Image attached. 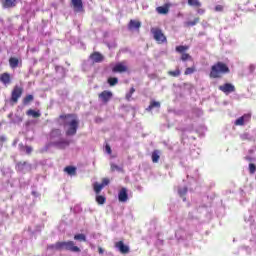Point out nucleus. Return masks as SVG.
I'll use <instances>...</instances> for the list:
<instances>
[{"instance_id": "f257e3e1", "label": "nucleus", "mask_w": 256, "mask_h": 256, "mask_svg": "<svg viewBox=\"0 0 256 256\" xmlns=\"http://www.w3.org/2000/svg\"><path fill=\"white\" fill-rule=\"evenodd\" d=\"M59 119H62L64 122V127H68L66 130L67 137H73L77 135V129H79V120L75 114H61ZM67 119H71L70 122H67Z\"/></svg>"}, {"instance_id": "f03ea898", "label": "nucleus", "mask_w": 256, "mask_h": 256, "mask_svg": "<svg viewBox=\"0 0 256 256\" xmlns=\"http://www.w3.org/2000/svg\"><path fill=\"white\" fill-rule=\"evenodd\" d=\"M228 73H231V69L227 63L218 61L211 66L209 77L210 79H222L223 75H228Z\"/></svg>"}, {"instance_id": "7ed1b4c3", "label": "nucleus", "mask_w": 256, "mask_h": 256, "mask_svg": "<svg viewBox=\"0 0 256 256\" xmlns=\"http://www.w3.org/2000/svg\"><path fill=\"white\" fill-rule=\"evenodd\" d=\"M60 251H71L72 253H81V248L75 246L73 241H58Z\"/></svg>"}, {"instance_id": "20e7f679", "label": "nucleus", "mask_w": 256, "mask_h": 256, "mask_svg": "<svg viewBox=\"0 0 256 256\" xmlns=\"http://www.w3.org/2000/svg\"><path fill=\"white\" fill-rule=\"evenodd\" d=\"M150 31L156 42H158L159 44L167 43V36H165L161 28L154 27V28H151Z\"/></svg>"}, {"instance_id": "39448f33", "label": "nucleus", "mask_w": 256, "mask_h": 256, "mask_svg": "<svg viewBox=\"0 0 256 256\" xmlns=\"http://www.w3.org/2000/svg\"><path fill=\"white\" fill-rule=\"evenodd\" d=\"M21 95H23V87L21 86H14L11 92V103H18L19 99H21Z\"/></svg>"}, {"instance_id": "423d86ee", "label": "nucleus", "mask_w": 256, "mask_h": 256, "mask_svg": "<svg viewBox=\"0 0 256 256\" xmlns=\"http://www.w3.org/2000/svg\"><path fill=\"white\" fill-rule=\"evenodd\" d=\"M109 183H110L109 178H103L101 184L95 182L93 184V190L96 193V195H99L101 191H103V189L107 187V185H109Z\"/></svg>"}, {"instance_id": "0eeeda50", "label": "nucleus", "mask_w": 256, "mask_h": 256, "mask_svg": "<svg viewBox=\"0 0 256 256\" xmlns=\"http://www.w3.org/2000/svg\"><path fill=\"white\" fill-rule=\"evenodd\" d=\"M219 91H222V93H225V95H229V93H235V85L231 83H225L223 85H220L218 87Z\"/></svg>"}, {"instance_id": "6e6552de", "label": "nucleus", "mask_w": 256, "mask_h": 256, "mask_svg": "<svg viewBox=\"0 0 256 256\" xmlns=\"http://www.w3.org/2000/svg\"><path fill=\"white\" fill-rule=\"evenodd\" d=\"M113 73H127L129 68L125 65V62H120L112 68Z\"/></svg>"}, {"instance_id": "1a4fd4ad", "label": "nucleus", "mask_w": 256, "mask_h": 256, "mask_svg": "<svg viewBox=\"0 0 256 256\" xmlns=\"http://www.w3.org/2000/svg\"><path fill=\"white\" fill-rule=\"evenodd\" d=\"M99 99H101L104 103H109L111 98L113 97V92L104 90L98 95Z\"/></svg>"}, {"instance_id": "9d476101", "label": "nucleus", "mask_w": 256, "mask_h": 256, "mask_svg": "<svg viewBox=\"0 0 256 256\" xmlns=\"http://www.w3.org/2000/svg\"><path fill=\"white\" fill-rule=\"evenodd\" d=\"M251 121V114H244L243 116L236 119L234 125L243 126L245 123H249Z\"/></svg>"}, {"instance_id": "9b49d317", "label": "nucleus", "mask_w": 256, "mask_h": 256, "mask_svg": "<svg viewBox=\"0 0 256 256\" xmlns=\"http://www.w3.org/2000/svg\"><path fill=\"white\" fill-rule=\"evenodd\" d=\"M115 247L122 253V255H127V253L130 251L129 246L125 245L123 241L116 242Z\"/></svg>"}, {"instance_id": "f8f14e48", "label": "nucleus", "mask_w": 256, "mask_h": 256, "mask_svg": "<svg viewBox=\"0 0 256 256\" xmlns=\"http://www.w3.org/2000/svg\"><path fill=\"white\" fill-rule=\"evenodd\" d=\"M90 59L93 63H103V61H105V56H103L101 52H93L90 54Z\"/></svg>"}, {"instance_id": "ddd939ff", "label": "nucleus", "mask_w": 256, "mask_h": 256, "mask_svg": "<svg viewBox=\"0 0 256 256\" xmlns=\"http://www.w3.org/2000/svg\"><path fill=\"white\" fill-rule=\"evenodd\" d=\"M71 5L76 13L83 12V0H71Z\"/></svg>"}, {"instance_id": "4468645a", "label": "nucleus", "mask_w": 256, "mask_h": 256, "mask_svg": "<svg viewBox=\"0 0 256 256\" xmlns=\"http://www.w3.org/2000/svg\"><path fill=\"white\" fill-rule=\"evenodd\" d=\"M129 199V194H127V188H122L118 193V200L120 203H127Z\"/></svg>"}, {"instance_id": "2eb2a0df", "label": "nucleus", "mask_w": 256, "mask_h": 256, "mask_svg": "<svg viewBox=\"0 0 256 256\" xmlns=\"http://www.w3.org/2000/svg\"><path fill=\"white\" fill-rule=\"evenodd\" d=\"M2 7L3 9H13V7H17V0H3Z\"/></svg>"}, {"instance_id": "dca6fc26", "label": "nucleus", "mask_w": 256, "mask_h": 256, "mask_svg": "<svg viewBox=\"0 0 256 256\" xmlns=\"http://www.w3.org/2000/svg\"><path fill=\"white\" fill-rule=\"evenodd\" d=\"M171 4H164L163 6H159L156 8V11L159 15H167L169 13V9Z\"/></svg>"}, {"instance_id": "f3484780", "label": "nucleus", "mask_w": 256, "mask_h": 256, "mask_svg": "<svg viewBox=\"0 0 256 256\" xmlns=\"http://www.w3.org/2000/svg\"><path fill=\"white\" fill-rule=\"evenodd\" d=\"M0 81L3 85H9L11 83V74L4 72L0 75Z\"/></svg>"}, {"instance_id": "a211bd4d", "label": "nucleus", "mask_w": 256, "mask_h": 256, "mask_svg": "<svg viewBox=\"0 0 256 256\" xmlns=\"http://www.w3.org/2000/svg\"><path fill=\"white\" fill-rule=\"evenodd\" d=\"M128 29L133 31V29H141V22L138 20H130L128 23Z\"/></svg>"}, {"instance_id": "6ab92c4d", "label": "nucleus", "mask_w": 256, "mask_h": 256, "mask_svg": "<svg viewBox=\"0 0 256 256\" xmlns=\"http://www.w3.org/2000/svg\"><path fill=\"white\" fill-rule=\"evenodd\" d=\"M64 172L67 173V175H70V176L77 175V167H75V166H66L64 168Z\"/></svg>"}, {"instance_id": "aec40b11", "label": "nucleus", "mask_w": 256, "mask_h": 256, "mask_svg": "<svg viewBox=\"0 0 256 256\" xmlns=\"http://www.w3.org/2000/svg\"><path fill=\"white\" fill-rule=\"evenodd\" d=\"M26 115H28V117H33L34 119H39V117H41V112L29 109L27 110Z\"/></svg>"}, {"instance_id": "412c9836", "label": "nucleus", "mask_w": 256, "mask_h": 256, "mask_svg": "<svg viewBox=\"0 0 256 256\" xmlns=\"http://www.w3.org/2000/svg\"><path fill=\"white\" fill-rule=\"evenodd\" d=\"M9 66L11 67V69H17V67H19V59L15 57H10Z\"/></svg>"}, {"instance_id": "4be33fe9", "label": "nucleus", "mask_w": 256, "mask_h": 256, "mask_svg": "<svg viewBox=\"0 0 256 256\" xmlns=\"http://www.w3.org/2000/svg\"><path fill=\"white\" fill-rule=\"evenodd\" d=\"M155 107L159 109V107H161V102H157L155 100L151 101L150 105L146 108V111H153Z\"/></svg>"}, {"instance_id": "5701e85b", "label": "nucleus", "mask_w": 256, "mask_h": 256, "mask_svg": "<svg viewBox=\"0 0 256 256\" xmlns=\"http://www.w3.org/2000/svg\"><path fill=\"white\" fill-rule=\"evenodd\" d=\"M57 137H61V129H53L50 132V139H57Z\"/></svg>"}, {"instance_id": "b1692460", "label": "nucleus", "mask_w": 256, "mask_h": 256, "mask_svg": "<svg viewBox=\"0 0 256 256\" xmlns=\"http://www.w3.org/2000/svg\"><path fill=\"white\" fill-rule=\"evenodd\" d=\"M107 202V198L103 195H96V203H98V205H105V203Z\"/></svg>"}, {"instance_id": "393cba45", "label": "nucleus", "mask_w": 256, "mask_h": 256, "mask_svg": "<svg viewBox=\"0 0 256 256\" xmlns=\"http://www.w3.org/2000/svg\"><path fill=\"white\" fill-rule=\"evenodd\" d=\"M56 147H58V149H66V147H69V140H63L61 142H56Z\"/></svg>"}, {"instance_id": "a878e982", "label": "nucleus", "mask_w": 256, "mask_h": 256, "mask_svg": "<svg viewBox=\"0 0 256 256\" xmlns=\"http://www.w3.org/2000/svg\"><path fill=\"white\" fill-rule=\"evenodd\" d=\"M34 99L33 95L28 94L23 98L22 103L23 105H29Z\"/></svg>"}, {"instance_id": "bb28decb", "label": "nucleus", "mask_w": 256, "mask_h": 256, "mask_svg": "<svg viewBox=\"0 0 256 256\" xmlns=\"http://www.w3.org/2000/svg\"><path fill=\"white\" fill-rule=\"evenodd\" d=\"M168 75L170 77H179L181 75V70L179 69V67H177L174 71L173 70L168 71Z\"/></svg>"}, {"instance_id": "cd10ccee", "label": "nucleus", "mask_w": 256, "mask_h": 256, "mask_svg": "<svg viewBox=\"0 0 256 256\" xmlns=\"http://www.w3.org/2000/svg\"><path fill=\"white\" fill-rule=\"evenodd\" d=\"M185 51H189V46H188V45H185V46H183V45L176 46V52H177V53H181V55H182L183 53H185Z\"/></svg>"}, {"instance_id": "c85d7f7f", "label": "nucleus", "mask_w": 256, "mask_h": 256, "mask_svg": "<svg viewBox=\"0 0 256 256\" xmlns=\"http://www.w3.org/2000/svg\"><path fill=\"white\" fill-rule=\"evenodd\" d=\"M187 187L179 188L178 194L180 197H182L183 201H186L185 195H187Z\"/></svg>"}, {"instance_id": "c756f323", "label": "nucleus", "mask_w": 256, "mask_h": 256, "mask_svg": "<svg viewBox=\"0 0 256 256\" xmlns=\"http://www.w3.org/2000/svg\"><path fill=\"white\" fill-rule=\"evenodd\" d=\"M199 21H201V19L199 17H196L193 21L186 22V27H195V25H197Z\"/></svg>"}, {"instance_id": "7c9ffc66", "label": "nucleus", "mask_w": 256, "mask_h": 256, "mask_svg": "<svg viewBox=\"0 0 256 256\" xmlns=\"http://www.w3.org/2000/svg\"><path fill=\"white\" fill-rule=\"evenodd\" d=\"M161 157V152L159 150H154L152 152V161H159Z\"/></svg>"}, {"instance_id": "2f4dec72", "label": "nucleus", "mask_w": 256, "mask_h": 256, "mask_svg": "<svg viewBox=\"0 0 256 256\" xmlns=\"http://www.w3.org/2000/svg\"><path fill=\"white\" fill-rule=\"evenodd\" d=\"M117 83H119L118 78H115V77L108 78V84L110 85V87H115V85H117Z\"/></svg>"}, {"instance_id": "473e14b6", "label": "nucleus", "mask_w": 256, "mask_h": 256, "mask_svg": "<svg viewBox=\"0 0 256 256\" xmlns=\"http://www.w3.org/2000/svg\"><path fill=\"white\" fill-rule=\"evenodd\" d=\"M74 239L75 241H83L85 243V241H87V236H85V234H76L74 235Z\"/></svg>"}, {"instance_id": "72a5a7b5", "label": "nucleus", "mask_w": 256, "mask_h": 256, "mask_svg": "<svg viewBox=\"0 0 256 256\" xmlns=\"http://www.w3.org/2000/svg\"><path fill=\"white\" fill-rule=\"evenodd\" d=\"M188 5L190 7H201L199 0H188Z\"/></svg>"}, {"instance_id": "f704fd0d", "label": "nucleus", "mask_w": 256, "mask_h": 256, "mask_svg": "<svg viewBox=\"0 0 256 256\" xmlns=\"http://www.w3.org/2000/svg\"><path fill=\"white\" fill-rule=\"evenodd\" d=\"M196 71L195 66L188 67L184 71V75H193V73Z\"/></svg>"}, {"instance_id": "c9c22d12", "label": "nucleus", "mask_w": 256, "mask_h": 256, "mask_svg": "<svg viewBox=\"0 0 256 256\" xmlns=\"http://www.w3.org/2000/svg\"><path fill=\"white\" fill-rule=\"evenodd\" d=\"M47 249H50L51 251H60L59 241L56 242L55 244L49 245Z\"/></svg>"}, {"instance_id": "e433bc0d", "label": "nucleus", "mask_w": 256, "mask_h": 256, "mask_svg": "<svg viewBox=\"0 0 256 256\" xmlns=\"http://www.w3.org/2000/svg\"><path fill=\"white\" fill-rule=\"evenodd\" d=\"M133 93H135V88L134 87L130 88L129 93L126 94V100L127 101H131V97H133Z\"/></svg>"}, {"instance_id": "4c0bfd02", "label": "nucleus", "mask_w": 256, "mask_h": 256, "mask_svg": "<svg viewBox=\"0 0 256 256\" xmlns=\"http://www.w3.org/2000/svg\"><path fill=\"white\" fill-rule=\"evenodd\" d=\"M189 60H191V55H189L188 53H183L182 55H181V61H189Z\"/></svg>"}, {"instance_id": "58836bf2", "label": "nucleus", "mask_w": 256, "mask_h": 256, "mask_svg": "<svg viewBox=\"0 0 256 256\" xmlns=\"http://www.w3.org/2000/svg\"><path fill=\"white\" fill-rule=\"evenodd\" d=\"M249 171H250V174H251V175H253V174L255 173V171H256V166H255V164H253V163H250V164H249Z\"/></svg>"}, {"instance_id": "ea45409f", "label": "nucleus", "mask_w": 256, "mask_h": 256, "mask_svg": "<svg viewBox=\"0 0 256 256\" xmlns=\"http://www.w3.org/2000/svg\"><path fill=\"white\" fill-rule=\"evenodd\" d=\"M24 151L27 155H31V153L33 152V148L31 146H25Z\"/></svg>"}, {"instance_id": "a19ab883", "label": "nucleus", "mask_w": 256, "mask_h": 256, "mask_svg": "<svg viewBox=\"0 0 256 256\" xmlns=\"http://www.w3.org/2000/svg\"><path fill=\"white\" fill-rule=\"evenodd\" d=\"M105 151H106V153H108V155H111L112 150H111V146H109V144H106Z\"/></svg>"}, {"instance_id": "79ce46f5", "label": "nucleus", "mask_w": 256, "mask_h": 256, "mask_svg": "<svg viewBox=\"0 0 256 256\" xmlns=\"http://www.w3.org/2000/svg\"><path fill=\"white\" fill-rule=\"evenodd\" d=\"M215 11H216V12H221V11H223V5H216V6H215Z\"/></svg>"}, {"instance_id": "37998d69", "label": "nucleus", "mask_w": 256, "mask_h": 256, "mask_svg": "<svg viewBox=\"0 0 256 256\" xmlns=\"http://www.w3.org/2000/svg\"><path fill=\"white\" fill-rule=\"evenodd\" d=\"M111 169H112V171H117V170H119V166H116V165H111Z\"/></svg>"}, {"instance_id": "c03bdc74", "label": "nucleus", "mask_w": 256, "mask_h": 256, "mask_svg": "<svg viewBox=\"0 0 256 256\" xmlns=\"http://www.w3.org/2000/svg\"><path fill=\"white\" fill-rule=\"evenodd\" d=\"M98 253H100V255H103V253H104L103 248L99 247V248H98Z\"/></svg>"}, {"instance_id": "a18cd8bd", "label": "nucleus", "mask_w": 256, "mask_h": 256, "mask_svg": "<svg viewBox=\"0 0 256 256\" xmlns=\"http://www.w3.org/2000/svg\"><path fill=\"white\" fill-rule=\"evenodd\" d=\"M198 13H205V10L199 9V10H198Z\"/></svg>"}, {"instance_id": "49530a36", "label": "nucleus", "mask_w": 256, "mask_h": 256, "mask_svg": "<svg viewBox=\"0 0 256 256\" xmlns=\"http://www.w3.org/2000/svg\"><path fill=\"white\" fill-rule=\"evenodd\" d=\"M21 165H23V164H21V162L17 164L18 167H21Z\"/></svg>"}]
</instances>
